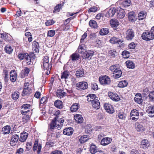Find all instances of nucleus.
<instances>
[{"label": "nucleus", "instance_id": "nucleus-1", "mask_svg": "<svg viewBox=\"0 0 154 154\" xmlns=\"http://www.w3.org/2000/svg\"><path fill=\"white\" fill-rule=\"evenodd\" d=\"M64 122V120L62 118H60L59 121L56 120V118L54 119L50 124V129L52 130L55 128L58 130L60 129L63 126L62 123Z\"/></svg>", "mask_w": 154, "mask_h": 154}, {"label": "nucleus", "instance_id": "nucleus-2", "mask_svg": "<svg viewBox=\"0 0 154 154\" xmlns=\"http://www.w3.org/2000/svg\"><path fill=\"white\" fill-rule=\"evenodd\" d=\"M94 53V51L91 50L85 51L83 55H82V60H85L86 61L90 60L91 59Z\"/></svg>", "mask_w": 154, "mask_h": 154}, {"label": "nucleus", "instance_id": "nucleus-3", "mask_svg": "<svg viewBox=\"0 0 154 154\" xmlns=\"http://www.w3.org/2000/svg\"><path fill=\"white\" fill-rule=\"evenodd\" d=\"M141 37L143 39L146 41H149L154 38V35L151 33L150 31H147L144 32Z\"/></svg>", "mask_w": 154, "mask_h": 154}, {"label": "nucleus", "instance_id": "nucleus-4", "mask_svg": "<svg viewBox=\"0 0 154 154\" xmlns=\"http://www.w3.org/2000/svg\"><path fill=\"white\" fill-rule=\"evenodd\" d=\"M18 57L20 60L24 59L28 65L31 63V59L30 57L27 53H20L18 55Z\"/></svg>", "mask_w": 154, "mask_h": 154}, {"label": "nucleus", "instance_id": "nucleus-5", "mask_svg": "<svg viewBox=\"0 0 154 154\" xmlns=\"http://www.w3.org/2000/svg\"><path fill=\"white\" fill-rule=\"evenodd\" d=\"M99 80L100 84L103 85H109L111 82L110 79L106 75L100 77Z\"/></svg>", "mask_w": 154, "mask_h": 154}, {"label": "nucleus", "instance_id": "nucleus-6", "mask_svg": "<svg viewBox=\"0 0 154 154\" xmlns=\"http://www.w3.org/2000/svg\"><path fill=\"white\" fill-rule=\"evenodd\" d=\"M139 113L138 110L136 109H134L131 110L130 114L131 119L136 121L139 119Z\"/></svg>", "mask_w": 154, "mask_h": 154}, {"label": "nucleus", "instance_id": "nucleus-7", "mask_svg": "<svg viewBox=\"0 0 154 154\" xmlns=\"http://www.w3.org/2000/svg\"><path fill=\"white\" fill-rule=\"evenodd\" d=\"M31 105L28 104H23L21 107V112L22 114H25L30 110Z\"/></svg>", "mask_w": 154, "mask_h": 154}, {"label": "nucleus", "instance_id": "nucleus-8", "mask_svg": "<svg viewBox=\"0 0 154 154\" xmlns=\"http://www.w3.org/2000/svg\"><path fill=\"white\" fill-rule=\"evenodd\" d=\"M76 86L78 90H82L88 88V84L85 82H82L77 83Z\"/></svg>", "mask_w": 154, "mask_h": 154}, {"label": "nucleus", "instance_id": "nucleus-9", "mask_svg": "<svg viewBox=\"0 0 154 154\" xmlns=\"http://www.w3.org/2000/svg\"><path fill=\"white\" fill-rule=\"evenodd\" d=\"M37 149V154H39L42 149V144L40 143L38 144V140H35L33 146V150L35 152L36 150Z\"/></svg>", "mask_w": 154, "mask_h": 154}, {"label": "nucleus", "instance_id": "nucleus-10", "mask_svg": "<svg viewBox=\"0 0 154 154\" xmlns=\"http://www.w3.org/2000/svg\"><path fill=\"white\" fill-rule=\"evenodd\" d=\"M104 107L108 113H112L114 112L112 106L109 103H105Z\"/></svg>", "mask_w": 154, "mask_h": 154}, {"label": "nucleus", "instance_id": "nucleus-11", "mask_svg": "<svg viewBox=\"0 0 154 154\" xmlns=\"http://www.w3.org/2000/svg\"><path fill=\"white\" fill-rule=\"evenodd\" d=\"M146 112L150 117L154 116V106H150L146 108Z\"/></svg>", "mask_w": 154, "mask_h": 154}, {"label": "nucleus", "instance_id": "nucleus-12", "mask_svg": "<svg viewBox=\"0 0 154 154\" xmlns=\"http://www.w3.org/2000/svg\"><path fill=\"white\" fill-rule=\"evenodd\" d=\"M126 35L128 40H131L134 37V32L132 29H128L126 31Z\"/></svg>", "mask_w": 154, "mask_h": 154}, {"label": "nucleus", "instance_id": "nucleus-13", "mask_svg": "<svg viewBox=\"0 0 154 154\" xmlns=\"http://www.w3.org/2000/svg\"><path fill=\"white\" fill-rule=\"evenodd\" d=\"M109 97L113 101H118L120 100L119 96L116 94L112 92L108 93Z\"/></svg>", "mask_w": 154, "mask_h": 154}, {"label": "nucleus", "instance_id": "nucleus-14", "mask_svg": "<svg viewBox=\"0 0 154 154\" xmlns=\"http://www.w3.org/2000/svg\"><path fill=\"white\" fill-rule=\"evenodd\" d=\"M135 129L138 132H143L146 130V128L141 124L138 122H137L135 124Z\"/></svg>", "mask_w": 154, "mask_h": 154}, {"label": "nucleus", "instance_id": "nucleus-15", "mask_svg": "<svg viewBox=\"0 0 154 154\" xmlns=\"http://www.w3.org/2000/svg\"><path fill=\"white\" fill-rule=\"evenodd\" d=\"M29 85L28 83H25L24 89L23 91V93L26 95H28L32 93V89L27 86Z\"/></svg>", "mask_w": 154, "mask_h": 154}, {"label": "nucleus", "instance_id": "nucleus-16", "mask_svg": "<svg viewBox=\"0 0 154 154\" xmlns=\"http://www.w3.org/2000/svg\"><path fill=\"white\" fill-rule=\"evenodd\" d=\"M116 11V9L115 8L109 9L106 14V16L108 17H112L113 16Z\"/></svg>", "mask_w": 154, "mask_h": 154}, {"label": "nucleus", "instance_id": "nucleus-17", "mask_svg": "<svg viewBox=\"0 0 154 154\" xmlns=\"http://www.w3.org/2000/svg\"><path fill=\"white\" fill-rule=\"evenodd\" d=\"M19 139V136L17 134L13 135L11 139L10 144L12 146H14Z\"/></svg>", "mask_w": 154, "mask_h": 154}, {"label": "nucleus", "instance_id": "nucleus-18", "mask_svg": "<svg viewBox=\"0 0 154 154\" xmlns=\"http://www.w3.org/2000/svg\"><path fill=\"white\" fill-rule=\"evenodd\" d=\"M122 72L120 69L118 68L114 70L113 72L112 76L115 79H117L120 78L122 75Z\"/></svg>", "mask_w": 154, "mask_h": 154}, {"label": "nucleus", "instance_id": "nucleus-19", "mask_svg": "<svg viewBox=\"0 0 154 154\" xmlns=\"http://www.w3.org/2000/svg\"><path fill=\"white\" fill-rule=\"evenodd\" d=\"M109 42L112 44H120L122 43L123 41L122 39H119L118 38L113 36L110 39Z\"/></svg>", "mask_w": 154, "mask_h": 154}, {"label": "nucleus", "instance_id": "nucleus-20", "mask_svg": "<svg viewBox=\"0 0 154 154\" xmlns=\"http://www.w3.org/2000/svg\"><path fill=\"white\" fill-rule=\"evenodd\" d=\"M17 76V75L15 70L11 71L10 72V80L12 82H14L16 81Z\"/></svg>", "mask_w": 154, "mask_h": 154}, {"label": "nucleus", "instance_id": "nucleus-21", "mask_svg": "<svg viewBox=\"0 0 154 154\" xmlns=\"http://www.w3.org/2000/svg\"><path fill=\"white\" fill-rule=\"evenodd\" d=\"M73 131V129L72 128L69 127L64 129L63 133L64 135L70 136L72 134Z\"/></svg>", "mask_w": 154, "mask_h": 154}, {"label": "nucleus", "instance_id": "nucleus-22", "mask_svg": "<svg viewBox=\"0 0 154 154\" xmlns=\"http://www.w3.org/2000/svg\"><path fill=\"white\" fill-rule=\"evenodd\" d=\"M93 108L97 109H99L100 106V103L99 100L96 98L91 102Z\"/></svg>", "mask_w": 154, "mask_h": 154}, {"label": "nucleus", "instance_id": "nucleus-23", "mask_svg": "<svg viewBox=\"0 0 154 154\" xmlns=\"http://www.w3.org/2000/svg\"><path fill=\"white\" fill-rule=\"evenodd\" d=\"M112 141V139L109 137L103 138L101 140V144L102 145H106L110 143Z\"/></svg>", "mask_w": 154, "mask_h": 154}, {"label": "nucleus", "instance_id": "nucleus-24", "mask_svg": "<svg viewBox=\"0 0 154 154\" xmlns=\"http://www.w3.org/2000/svg\"><path fill=\"white\" fill-rule=\"evenodd\" d=\"M134 100L136 102L139 104L143 102L141 95L140 94H137Z\"/></svg>", "mask_w": 154, "mask_h": 154}, {"label": "nucleus", "instance_id": "nucleus-25", "mask_svg": "<svg viewBox=\"0 0 154 154\" xmlns=\"http://www.w3.org/2000/svg\"><path fill=\"white\" fill-rule=\"evenodd\" d=\"M32 49L35 52H38L39 51V45L38 43L35 41L33 42L32 45Z\"/></svg>", "mask_w": 154, "mask_h": 154}, {"label": "nucleus", "instance_id": "nucleus-26", "mask_svg": "<svg viewBox=\"0 0 154 154\" xmlns=\"http://www.w3.org/2000/svg\"><path fill=\"white\" fill-rule=\"evenodd\" d=\"M66 94V93L61 89H59L56 92L57 96L60 98H63Z\"/></svg>", "mask_w": 154, "mask_h": 154}, {"label": "nucleus", "instance_id": "nucleus-27", "mask_svg": "<svg viewBox=\"0 0 154 154\" xmlns=\"http://www.w3.org/2000/svg\"><path fill=\"white\" fill-rule=\"evenodd\" d=\"M125 63L128 68L133 69L135 66V64L131 60H128Z\"/></svg>", "mask_w": 154, "mask_h": 154}, {"label": "nucleus", "instance_id": "nucleus-28", "mask_svg": "<svg viewBox=\"0 0 154 154\" xmlns=\"http://www.w3.org/2000/svg\"><path fill=\"white\" fill-rule=\"evenodd\" d=\"M28 137V134L26 133H21L20 138H19V141L22 142H23L25 141Z\"/></svg>", "mask_w": 154, "mask_h": 154}, {"label": "nucleus", "instance_id": "nucleus-29", "mask_svg": "<svg viewBox=\"0 0 154 154\" xmlns=\"http://www.w3.org/2000/svg\"><path fill=\"white\" fill-rule=\"evenodd\" d=\"M70 75L69 72L67 71H65L61 73V78L66 80Z\"/></svg>", "mask_w": 154, "mask_h": 154}, {"label": "nucleus", "instance_id": "nucleus-30", "mask_svg": "<svg viewBox=\"0 0 154 154\" xmlns=\"http://www.w3.org/2000/svg\"><path fill=\"white\" fill-rule=\"evenodd\" d=\"M54 105L57 108L61 109L63 107V103L60 100H56L54 103Z\"/></svg>", "mask_w": 154, "mask_h": 154}, {"label": "nucleus", "instance_id": "nucleus-31", "mask_svg": "<svg viewBox=\"0 0 154 154\" xmlns=\"http://www.w3.org/2000/svg\"><path fill=\"white\" fill-rule=\"evenodd\" d=\"M74 118L75 121L79 123H82L83 121L82 116L79 114L75 115Z\"/></svg>", "mask_w": 154, "mask_h": 154}, {"label": "nucleus", "instance_id": "nucleus-32", "mask_svg": "<svg viewBox=\"0 0 154 154\" xmlns=\"http://www.w3.org/2000/svg\"><path fill=\"white\" fill-rule=\"evenodd\" d=\"M110 24L112 27H116L119 25V23L118 21L115 19H112L110 20Z\"/></svg>", "mask_w": 154, "mask_h": 154}, {"label": "nucleus", "instance_id": "nucleus-33", "mask_svg": "<svg viewBox=\"0 0 154 154\" xmlns=\"http://www.w3.org/2000/svg\"><path fill=\"white\" fill-rule=\"evenodd\" d=\"M141 147L143 148H147L149 146V144L147 140H143L141 142Z\"/></svg>", "mask_w": 154, "mask_h": 154}, {"label": "nucleus", "instance_id": "nucleus-34", "mask_svg": "<svg viewBox=\"0 0 154 154\" xmlns=\"http://www.w3.org/2000/svg\"><path fill=\"white\" fill-rule=\"evenodd\" d=\"M90 151L92 154H95L97 151V148L95 145L92 144L90 146Z\"/></svg>", "mask_w": 154, "mask_h": 154}, {"label": "nucleus", "instance_id": "nucleus-35", "mask_svg": "<svg viewBox=\"0 0 154 154\" xmlns=\"http://www.w3.org/2000/svg\"><path fill=\"white\" fill-rule=\"evenodd\" d=\"M84 70L82 69H78L76 72L75 75L77 77H82L84 76Z\"/></svg>", "mask_w": 154, "mask_h": 154}, {"label": "nucleus", "instance_id": "nucleus-36", "mask_svg": "<svg viewBox=\"0 0 154 154\" xmlns=\"http://www.w3.org/2000/svg\"><path fill=\"white\" fill-rule=\"evenodd\" d=\"M128 15L129 21L134 22L135 19V13L133 11H131L128 13Z\"/></svg>", "mask_w": 154, "mask_h": 154}, {"label": "nucleus", "instance_id": "nucleus-37", "mask_svg": "<svg viewBox=\"0 0 154 154\" xmlns=\"http://www.w3.org/2000/svg\"><path fill=\"white\" fill-rule=\"evenodd\" d=\"M79 108V104L77 103H75L73 104L71 106L70 110L72 112H75Z\"/></svg>", "mask_w": 154, "mask_h": 154}, {"label": "nucleus", "instance_id": "nucleus-38", "mask_svg": "<svg viewBox=\"0 0 154 154\" xmlns=\"http://www.w3.org/2000/svg\"><path fill=\"white\" fill-rule=\"evenodd\" d=\"M11 128L10 126L7 125L3 127L2 129V131L5 134H8L10 133Z\"/></svg>", "mask_w": 154, "mask_h": 154}, {"label": "nucleus", "instance_id": "nucleus-39", "mask_svg": "<svg viewBox=\"0 0 154 154\" xmlns=\"http://www.w3.org/2000/svg\"><path fill=\"white\" fill-rule=\"evenodd\" d=\"M125 16V11L122 9H121V10L118 13L117 15V17L119 19H122Z\"/></svg>", "mask_w": 154, "mask_h": 154}, {"label": "nucleus", "instance_id": "nucleus-40", "mask_svg": "<svg viewBox=\"0 0 154 154\" xmlns=\"http://www.w3.org/2000/svg\"><path fill=\"white\" fill-rule=\"evenodd\" d=\"M96 98V96L93 94H89L87 97V100L88 102H92Z\"/></svg>", "mask_w": 154, "mask_h": 154}, {"label": "nucleus", "instance_id": "nucleus-41", "mask_svg": "<svg viewBox=\"0 0 154 154\" xmlns=\"http://www.w3.org/2000/svg\"><path fill=\"white\" fill-rule=\"evenodd\" d=\"M146 16V13L143 11L140 12L138 14V19L141 20L144 19Z\"/></svg>", "mask_w": 154, "mask_h": 154}, {"label": "nucleus", "instance_id": "nucleus-42", "mask_svg": "<svg viewBox=\"0 0 154 154\" xmlns=\"http://www.w3.org/2000/svg\"><path fill=\"white\" fill-rule=\"evenodd\" d=\"M128 84L125 80H123L120 82L118 84V87L120 88H124Z\"/></svg>", "mask_w": 154, "mask_h": 154}, {"label": "nucleus", "instance_id": "nucleus-43", "mask_svg": "<svg viewBox=\"0 0 154 154\" xmlns=\"http://www.w3.org/2000/svg\"><path fill=\"white\" fill-rule=\"evenodd\" d=\"M5 52L8 54H11L13 50V49L12 48L11 46L9 45H7L5 46Z\"/></svg>", "mask_w": 154, "mask_h": 154}, {"label": "nucleus", "instance_id": "nucleus-44", "mask_svg": "<svg viewBox=\"0 0 154 154\" xmlns=\"http://www.w3.org/2000/svg\"><path fill=\"white\" fill-rule=\"evenodd\" d=\"M88 138V136L87 135H85L82 136L79 139V141L82 143H83L85 142Z\"/></svg>", "mask_w": 154, "mask_h": 154}, {"label": "nucleus", "instance_id": "nucleus-45", "mask_svg": "<svg viewBox=\"0 0 154 154\" xmlns=\"http://www.w3.org/2000/svg\"><path fill=\"white\" fill-rule=\"evenodd\" d=\"M109 32V29L107 28H103L101 29L100 31V34L102 35H105L107 34Z\"/></svg>", "mask_w": 154, "mask_h": 154}, {"label": "nucleus", "instance_id": "nucleus-46", "mask_svg": "<svg viewBox=\"0 0 154 154\" xmlns=\"http://www.w3.org/2000/svg\"><path fill=\"white\" fill-rule=\"evenodd\" d=\"M89 24L92 28H95L97 27V22L94 20H91L89 23Z\"/></svg>", "mask_w": 154, "mask_h": 154}, {"label": "nucleus", "instance_id": "nucleus-47", "mask_svg": "<svg viewBox=\"0 0 154 154\" xmlns=\"http://www.w3.org/2000/svg\"><path fill=\"white\" fill-rule=\"evenodd\" d=\"M71 58L72 60H78L79 58V55L77 53H74L71 55Z\"/></svg>", "mask_w": 154, "mask_h": 154}, {"label": "nucleus", "instance_id": "nucleus-48", "mask_svg": "<svg viewBox=\"0 0 154 154\" xmlns=\"http://www.w3.org/2000/svg\"><path fill=\"white\" fill-rule=\"evenodd\" d=\"M29 116L28 115L24 116L22 118V122H23V124H24L27 122L29 120Z\"/></svg>", "mask_w": 154, "mask_h": 154}, {"label": "nucleus", "instance_id": "nucleus-49", "mask_svg": "<svg viewBox=\"0 0 154 154\" xmlns=\"http://www.w3.org/2000/svg\"><path fill=\"white\" fill-rule=\"evenodd\" d=\"M12 98L14 100H17L19 97V93L14 92L12 94Z\"/></svg>", "mask_w": 154, "mask_h": 154}, {"label": "nucleus", "instance_id": "nucleus-50", "mask_svg": "<svg viewBox=\"0 0 154 154\" xmlns=\"http://www.w3.org/2000/svg\"><path fill=\"white\" fill-rule=\"evenodd\" d=\"M43 66L44 69L47 70V71L50 70L52 67L51 65H49V63H43Z\"/></svg>", "mask_w": 154, "mask_h": 154}, {"label": "nucleus", "instance_id": "nucleus-51", "mask_svg": "<svg viewBox=\"0 0 154 154\" xmlns=\"http://www.w3.org/2000/svg\"><path fill=\"white\" fill-rule=\"evenodd\" d=\"M149 97L150 101H154V91L151 92L149 95Z\"/></svg>", "mask_w": 154, "mask_h": 154}, {"label": "nucleus", "instance_id": "nucleus-52", "mask_svg": "<svg viewBox=\"0 0 154 154\" xmlns=\"http://www.w3.org/2000/svg\"><path fill=\"white\" fill-rule=\"evenodd\" d=\"M55 34V30H51L48 31V35L50 37H53L54 35Z\"/></svg>", "mask_w": 154, "mask_h": 154}, {"label": "nucleus", "instance_id": "nucleus-53", "mask_svg": "<svg viewBox=\"0 0 154 154\" xmlns=\"http://www.w3.org/2000/svg\"><path fill=\"white\" fill-rule=\"evenodd\" d=\"M61 6V4H59L58 5H57L54 8V10L53 11L54 12H58L59 11Z\"/></svg>", "mask_w": 154, "mask_h": 154}, {"label": "nucleus", "instance_id": "nucleus-54", "mask_svg": "<svg viewBox=\"0 0 154 154\" xmlns=\"http://www.w3.org/2000/svg\"><path fill=\"white\" fill-rule=\"evenodd\" d=\"M91 87L92 89L93 90H97L98 88V86L97 84L96 83H91Z\"/></svg>", "mask_w": 154, "mask_h": 154}, {"label": "nucleus", "instance_id": "nucleus-55", "mask_svg": "<svg viewBox=\"0 0 154 154\" xmlns=\"http://www.w3.org/2000/svg\"><path fill=\"white\" fill-rule=\"evenodd\" d=\"M109 53L112 57H115L116 52L115 50H110L109 51Z\"/></svg>", "mask_w": 154, "mask_h": 154}, {"label": "nucleus", "instance_id": "nucleus-56", "mask_svg": "<svg viewBox=\"0 0 154 154\" xmlns=\"http://www.w3.org/2000/svg\"><path fill=\"white\" fill-rule=\"evenodd\" d=\"M54 23V22L52 19L49 20L47 21L45 24L47 26H49L53 24Z\"/></svg>", "mask_w": 154, "mask_h": 154}, {"label": "nucleus", "instance_id": "nucleus-57", "mask_svg": "<svg viewBox=\"0 0 154 154\" xmlns=\"http://www.w3.org/2000/svg\"><path fill=\"white\" fill-rule=\"evenodd\" d=\"M129 52L127 51H124L122 53V55L125 58L128 57H129Z\"/></svg>", "mask_w": 154, "mask_h": 154}, {"label": "nucleus", "instance_id": "nucleus-58", "mask_svg": "<svg viewBox=\"0 0 154 154\" xmlns=\"http://www.w3.org/2000/svg\"><path fill=\"white\" fill-rule=\"evenodd\" d=\"M97 10V8L95 6H93L91 8L88 10L89 12H94Z\"/></svg>", "mask_w": 154, "mask_h": 154}, {"label": "nucleus", "instance_id": "nucleus-59", "mask_svg": "<svg viewBox=\"0 0 154 154\" xmlns=\"http://www.w3.org/2000/svg\"><path fill=\"white\" fill-rule=\"evenodd\" d=\"M1 39H7L8 37V35L6 33H0Z\"/></svg>", "mask_w": 154, "mask_h": 154}, {"label": "nucleus", "instance_id": "nucleus-60", "mask_svg": "<svg viewBox=\"0 0 154 154\" xmlns=\"http://www.w3.org/2000/svg\"><path fill=\"white\" fill-rule=\"evenodd\" d=\"M131 1L130 0H126L123 2V5L125 6H128L130 5Z\"/></svg>", "mask_w": 154, "mask_h": 154}, {"label": "nucleus", "instance_id": "nucleus-61", "mask_svg": "<svg viewBox=\"0 0 154 154\" xmlns=\"http://www.w3.org/2000/svg\"><path fill=\"white\" fill-rule=\"evenodd\" d=\"M116 67V66L114 65H112L109 68V69L110 70L112 71V72H114V71L115 70H116V69H118Z\"/></svg>", "mask_w": 154, "mask_h": 154}, {"label": "nucleus", "instance_id": "nucleus-62", "mask_svg": "<svg viewBox=\"0 0 154 154\" xmlns=\"http://www.w3.org/2000/svg\"><path fill=\"white\" fill-rule=\"evenodd\" d=\"M32 143L31 142H28L26 144V149L27 151L30 150L31 148Z\"/></svg>", "mask_w": 154, "mask_h": 154}, {"label": "nucleus", "instance_id": "nucleus-63", "mask_svg": "<svg viewBox=\"0 0 154 154\" xmlns=\"http://www.w3.org/2000/svg\"><path fill=\"white\" fill-rule=\"evenodd\" d=\"M118 116V117L120 119H124L125 118V116L123 113H119Z\"/></svg>", "mask_w": 154, "mask_h": 154}, {"label": "nucleus", "instance_id": "nucleus-64", "mask_svg": "<svg viewBox=\"0 0 154 154\" xmlns=\"http://www.w3.org/2000/svg\"><path fill=\"white\" fill-rule=\"evenodd\" d=\"M51 154H62V152L60 150H55L52 151Z\"/></svg>", "mask_w": 154, "mask_h": 154}]
</instances>
